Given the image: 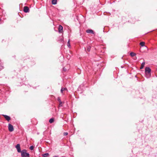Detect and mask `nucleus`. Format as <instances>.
<instances>
[{
	"label": "nucleus",
	"mask_w": 157,
	"mask_h": 157,
	"mask_svg": "<svg viewBox=\"0 0 157 157\" xmlns=\"http://www.w3.org/2000/svg\"><path fill=\"white\" fill-rule=\"evenodd\" d=\"M27 151L25 149L22 150L21 152V155L22 157H29V154L26 152Z\"/></svg>",
	"instance_id": "nucleus-1"
},
{
	"label": "nucleus",
	"mask_w": 157,
	"mask_h": 157,
	"mask_svg": "<svg viewBox=\"0 0 157 157\" xmlns=\"http://www.w3.org/2000/svg\"><path fill=\"white\" fill-rule=\"evenodd\" d=\"M8 129L10 132H12L14 130L13 125L10 124H8Z\"/></svg>",
	"instance_id": "nucleus-2"
},
{
	"label": "nucleus",
	"mask_w": 157,
	"mask_h": 157,
	"mask_svg": "<svg viewBox=\"0 0 157 157\" xmlns=\"http://www.w3.org/2000/svg\"><path fill=\"white\" fill-rule=\"evenodd\" d=\"M151 72V69L149 67H146L145 69V73L146 74H150Z\"/></svg>",
	"instance_id": "nucleus-3"
},
{
	"label": "nucleus",
	"mask_w": 157,
	"mask_h": 157,
	"mask_svg": "<svg viewBox=\"0 0 157 157\" xmlns=\"http://www.w3.org/2000/svg\"><path fill=\"white\" fill-rule=\"evenodd\" d=\"M16 148L17 151L18 152L20 153L21 152V149L20 147V145L19 144H17L15 146Z\"/></svg>",
	"instance_id": "nucleus-4"
},
{
	"label": "nucleus",
	"mask_w": 157,
	"mask_h": 157,
	"mask_svg": "<svg viewBox=\"0 0 157 157\" xmlns=\"http://www.w3.org/2000/svg\"><path fill=\"white\" fill-rule=\"evenodd\" d=\"M24 11L25 13H27L29 12V9L28 7L25 6L24 7Z\"/></svg>",
	"instance_id": "nucleus-5"
},
{
	"label": "nucleus",
	"mask_w": 157,
	"mask_h": 157,
	"mask_svg": "<svg viewBox=\"0 0 157 157\" xmlns=\"http://www.w3.org/2000/svg\"><path fill=\"white\" fill-rule=\"evenodd\" d=\"M3 116L8 121H9L10 120V117L8 116L3 115Z\"/></svg>",
	"instance_id": "nucleus-6"
},
{
	"label": "nucleus",
	"mask_w": 157,
	"mask_h": 157,
	"mask_svg": "<svg viewBox=\"0 0 157 157\" xmlns=\"http://www.w3.org/2000/svg\"><path fill=\"white\" fill-rule=\"evenodd\" d=\"M86 32L87 33L94 34V32L92 29H88L86 31Z\"/></svg>",
	"instance_id": "nucleus-7"
},
{
	"label": "nucleus",
	"mask_w": 157,
	"mask_h": 157,
	"mask_svg": "<svg viewBox=\"0 0 157 157\" xmlns=\"http://www.w3.org/2000/svg\"><path fill=\"white\" fill-rule=\"evenodd\" d=\"M63 27L60 25H59L58 28V31L59 33H61L62 31L63 30Z\"/></svg>",
	"instance_id": "nucleus-8"
},
{
	"label": "nucleus",
	"mask_w": 157,
	"mask_h": 157,
	"mask_svg": "<svg viewBox=\"0 0 157 157\" xmlns=\"http://www.w3.org/2000/svg\"><path fill=\"white\" fill-rule=\"evenodd\" d=\"M49 155V154L47 153H46L44 154H42V155L43 157H47Z\"/></svg>",
	"instance_id": "nucleus-9"
},
{
	"label": "nucleus",
	"mask_w": 157,
	"mask_h": 157,
	"mask_svg": "<svg viewBox=\"0 0 157 157\" xmlns=\"http://www.w3.org/2000/svg\"><path fill=\"white\" fill-rule=\"evenodd\" d=\"M145 62H143L141 64V66L140 67V69H143V67H144L145 65Z\"/></svg>",
	"instance_id": "nucleus-10"
},
{
	"label": "nucleus",
	"mask_w": 157,
	"mask_h": 157,
	"mask_svg": "<svg viewBox=\"0 0 157 157\" xmlns=\"http://www.w3.org/2000/svg\"><path fill=\"white\" fill-rule=\"evenodd\" d=\"M52 4L53 5H55L57 3V0H52Z\"/></svg>",
	"instance_id": "nucleus-11"
},
{
	"label": "nucleus",
	"mask_w": 157,
	"mask_h": 157,
	"mask_svg": "<svg viewBox=\"0 0 157 157\" xmlns=\"http://www.w3.org/2000/svg\"><path fill=\"white\" fill-rule=\"evenodd\" d=\"M54 121V119L53 118H51L49 120V122L50 123H53Z\"/></svg>",
	"instance_id": "nucleus-12"
},
{
	"label": "nucleus",
	"mask_w": 157,
	"mask_h": 157,
	"mask_svg": "<svg viewBox=\"0 0 157 157\" xmlns=\"http://www.w3.org/2000/svg\"><path fill=\"white\" fill-rule=\"evenodd\" d=\"M145 43L144 42H141L140 43V45L142 46H144V45Z\"/></svg>",
	"instance_id": "nucleus-13"
},
{
	"label": "nucleus",
	"mask_w": 157,
	"mask_h": 157,
	"mask_svg": "<svg viewBox=\"0 0 157 157\" xmlns=\"http://www.w3.org/2000/svg\"><path fill=\"white\" fill-rule=\"evenodd\" d=\"M130 55L132 56H134L136 55V54L133 52H131L130 53Z\"/></svg>",
	"instance_id": "nucleus-14"
},
{
	"label": "nucleus",
	"mask_w": 157,
	"mask_h": 157,
	"mask_svg": "<svg viewBox=\"0 0 157 157\" xmlns=\"http://www.w3.org/2000/svg\"><path fill=\"white\" fill-rule=\"evenodd\" d=\"M91 47L90 46H89L87 47V51L88 52H90V50Z\"/></svg>",
	"instance_id": "nucleus-15"
},
{
	"label": "nucleus",
	"mask_w": 157,
	"mask_h": 157,
	"mask_svg": "<svg viewBox=\"0 0 157 157\" xmlns=\"http://www.w3.org/2000/svg\"><path fill=\"white\" fill-rule=\"evenodd\" d=\"M66 89L65 88H62V89H61V90H60L61 93H63V91L66 90Z\"/></svg>",
	"instance_id": "nucleus-16"
},
{
	"label": "nucleus",
	"mask_w": 157,
	"mask_h": 157,
	"mask_svg": "<svg viewBox=\"0 0 157 157\" xmlns=\"http://www.w3.org/2000/svg\"><path fill=\"white\" fill-rule=\"evenodd\" d=\"M34 148V147L33 146H31L30 147V149L31 150H33V148Z\"/></svg>",
	"instance_id": "nucleus-17"
},
{
	"label": "nucleus",
	"mask_w": 157,
	"mask_h": 157,
	"mask_svg": "<svg viewBox=\"0 0 157 157\" xmlns=\"http://www.w3.org/2000/svg\"><path fill=\"white\" fill-rule=\"evenodd\" d=\"M70 40H69L68 41L67 44V46L69 47H70Z\"/></svg>",
	"instance_id": "nucleus-18"
},
{
	"label": "nucleus",
	"mask_w": 157,
	"mask_h": 157,
	"mask_svg": "<svg viewBox=\"0 0 157 157\" xmlns=\"http://www.w3.org/2000/svg\"><path fill=\"white\" fill-rule=\"evenodd\" d=\"M57 100L59 101V102H62L61 101L60 98L59 97H58L57 98Z\"/></svg>",
	"instance_id": "nucleus-19"
},
{
	"label": "nucleus",
	"mask_w": 157,
	"mask_h": 157,
	"mask_svg": "<svg viewBox=\"0 0 157 157\" xmlns=\"http://www.w3.org/2000/svg\"><path fill=\"white\" fill-rule=\"evenodd\" d=\"M68 133L67 132H65L63 133V135L64 136H67L68 135Z\"/></svg>",
	"instance_id": "nucleus-20"
},
{
	"label": "nucleus",
	"mask_w": 157,
	"mask_h": 157,
	"mask_svg": "<svg viewBox=\"0 0 157 157\" xmlns=\"http://www.w3.org/2000/svg\"><path fill=\"white\" fill-rule=\"evenodd\" d=\"M59 106H62V102H59Z\"/></svg>",
	"instance_id": "nucleus-21"
},
{
	"label": "nucleus",
	"mask_w": 157,
	"mask_h": 157,
	"mask_svg": "<svg viewBox=\"0 0 157 157\" xmlns=\"http://www.w3.org/2000/svg\"><path fill=\"white\" fill-rule=\"evenodd\" d=\"M53 157H58L57 156H54Z\"/></svg>",
	"instance_id": "nucleus-22"
},
{
	"label": "nucleus",
	"mask_w": 157,
	"mask_h": 157,
	"mask_svg": "<svg viewBox=\"0 0 157 157\" xmlns=\"http://www.w3.org/2000/svg\"><path fill=\"white\" fill-rule=\"evenodd\" d=\"M63 70H64V71H65V70H66V69H64V68H63Z\"/></svg>",
	"instance_id": "nucleus-23"
}]
</instances>
